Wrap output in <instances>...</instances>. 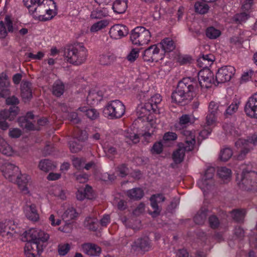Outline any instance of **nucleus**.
<instances>
[{
	"label": "nucleus",
	"mask_w": 257,
	"mask_h": 257,
	"mask_svg": "<svg viewBox=\"0 0 257 257\" xmlns=\"http://www.w3.org/2000/svg\"><path fill=\"white\" fill-rule=\"evenodd\" d=\"M84 224L87 228L93 231L96 230L98 228V221L95 218L87 217Z\"/></svg>",
	"instance_id": "nucleus-45"
},
{
	"label": "nucleus",
	"mask_w": 257,
	"mask_h": 257,
	"mask_svg": "<svg viewBox=\"0 0 257 257\" xmlns=\"http://www.w3.org/2000/svg\"><path fill=\"white\" fill-rule=\"evenodd\" d=\"M78 109L85 113L86 115L90 119H95L99 116L98 111L93 108H88L86 106L80 107Z\"/></svg>",
	"instance_id": "nucleus-43"
},
{
	"label": "nucleus",
	"mask_w": 257,
	"mask_h": 257,
	"mask_svg": "<svg viewBox=\"0 0 257 257\" xmlns=\"http://www.w3.org/2000/svg\"><path fill=\"white\" fill-rule=\"evenodd\" d=\"M108 25V22L106 20H101L94 23L90 28V31L91 33H96L106 27Z\"/></svg>",
	"instance_id": "nucleus-47"
},
{
	"label": "nucleus",
	"mask_w": 257,
	"mask_h": 257,
	"mask_svg": "<svg viewBox=\"0 0 257 257\" xmlns=\"http://www.w3.org/2000/svg\"><path fill=\"white\" fill-rule=\"evenodd\" d=\"M126 142L128 144H137L140 141L138 135L132 132V130H127L123 134Z\"/></svg>",
	"instance_id": "nucleus-37"
},
{
	"label": "nucleus",
	"mask_w": 257,
	"mask_h": 257,
	"mask_svg": "<svg viewBox=\"0 0 257 257\" xmlns=\"http://www.w3.org/2000/svg\"><path fill=\"white\" fill-rule=\"evenodd\" d=\"M127 8V0H116L113 4L112 9L115 13L122 14Z\"/></svg>",
	"instance_id": "nucleus-34"
},
{
	"label": "nucleus",
	"mask_w": 257,
	"mask_h": 257,
	"mask_svg": "<svg viewBox=\"0 0 257 257\" xmlns=\"http://www.w3.org/2000/svg\"><path fill=\"white\" fill-rule=\"evenodd\" d=\"M152 106L146 103L138 106L137 110L138 118L146 121L145 126L140 132L139 135L143 138L147 143L149 142L150 139L154 135L159 122V120L154 118L151 113Z\"/></svg>",
	"instance_id": "nucleus-1"
},
{
	"label": "nucleus",
	"mask_w": 257,
	"mask_h": 257,
	"mask_svg": "<svg viewBox=\"0 0 257 257\" xmlns=\"http://www.w3.org/2000/svg\"><path fill=\"white\" fill-rule=\"evenodd\" d=\"M199 84L202 88L211 87L213 81V74L209 69L200 70L198 75Z\"/></svg>",
	"instance_id": "nucleus-14"
},
{
	"label": "nucleus",
	"mask_w": 257,
	"mask_h": 257,
	"mask_svg": "<svg viewBox=\"0 0 257 257\" xmlns=\"http://www.w3.org/2000/svg\"><path fill=\"white\" fill-rule=\"evenodd\" d=\"M235 72V68L231 66H224L218 70L216 80L218 83H223L230 81Z\"/></svg>",
	"instance_id": "nucleus-12"
},
{
	"label": "nucleus",
	"mask_w": 257,
	"mask_h": 257,
	"mask_svg": "<svg viewBox=\"0 0 257 257\" xmlns=\"http://www.w3.org/2000/svg\"><path fill=\"white\" fill-rule=\"evenodd\" d=\"M163 151V145L161 142H158L155 143L151 150L152 154H160Z\"/></svg>",
	"instance_id": "nucleus-64"
},
{
	"label": "nucleus",
	"mask_w": 257,
	"mask_h": 257,
	"mask_svg": "<svg viewBox=\"0 0 257 257\" xmlns=\"http://www.w3.org/2000/svg\"><path fill=\"white\" fill-rule=\"evenodd\" d=\"M64 86L62 82L60 81L55 82L53 86V93L57 96H61L64 92Z\"/></svg>",
	"instance_id": "nucleus-50"
},
{
	"label": "nucleus",
	"mask_w": 257,
	"mask_h": 257,
	"mask_svg": "<svg viewBox=\"0 0 257 257\" xmlns=\"http://www.w3.org/2000/svg\"><path fill=\"white\" fill-rule=\"evenodd\" d=\"M42 251V248L39 246L36 241L28 242L26 243L24 252L27 257H35L36 254H39Z\"/></svg>",
	"instance_id": "nucleus-23"
},
{
	"label": "nucleus",
	"mask_w": 257,
	"mask_h": 257,
	"mask_svg": "<svg viewBox=\"0 0 257 257\" xmlns=\"http://www.w3.org/2000/svg\"><path fill=\"white\" fill-rule=\"evenodd\" d=\"M194 121V118L193 116L188 114L182 115L179 119V123L181 125H188Z\"/></svg>",
	"instance_id": "nucleus-56"
},
{
	"label": "nucleus",
	"mask_w": 257,
	"mask_h": 257,
	"mask_svg": "<svg viewBox=\"0 0 257 257\" xmlns=\"http://www.w3.org/2000/svg\"><path fill=\"white\" fill-rule=\"evenodd\" d=\"M81 249L84 253L91 256H99L101 252V249L99 246L91 243L83 244Z\"/></svg>",
	"instance_id": "nucleus-25"
},
{
	"label": "nucleus",
	"mask_w": 257,
	"mask_h": 257,
	"mask_svg": "<svg viewBox=\"0 0 257 257\" xmlns=\"http://www.w3.org/2000/svg\"><path fill=\"white\" fill-rule=\"evenodd\" d=\"M49 193L61 200H65L66 198L64 190L60 186L52 187L49 190Z\"/></svg>",
	"instance_id": "nucleus-38"
},
{
	"label": "nucleus",
	"mask_w": 257,
	"mask_h": 257,
	"mask_svg": "<svg viewBox=\"0 0 257 257\" xmlns=\"http://www.w3.org/2000/svg\"><path fill=\"white\" fill-rule=\"evenodd\" d=\"M214 173V168H208L205 170L204 175L198 181V186L201 189L204 194L207 193L212 188L214 185L213 178Z\"/></svg>",
	"instance_id": "nucleus-9"
},
{
	"label": "nucleus",
	"mask_w": 257,
	"mask_h": 257,
	"mask_svg": "<svg viewBox=\"0 0 257 257\" xmlns=\"http://www.w3.org/2000/svg\"><path fill=\"white\" fill-rule=\"evenodd\" d=\"M56 167L55 163L48 159L41 160L38 165L40 170L46 173L54 170Z\"/></svg>",
	"instance_id": "nucleus-33"
},
{
	"label": "nucleus",
	"mask_w": 257,
	"mask_h": 257,
	"mask_svg": "<svg viewBox=\"0 0 257 257\" xmlns=\"http://www.w3.org/2000/svg\"><path fill=\"white\" fill-rule=\"evenodd\" d=\"M1 170L5 178L12 182H15L18 175L20 174L19 167L9 162H6L2 164Z\"/></svg>",
	"instance_id": "nucleus-10"
},
{
	"label": "nucleus",
	"mask_w": 257,
	"mask_h": 257,
	"mask_svg": "<svg viewBox=\"0 0 257 257\" xmlns=\"http://www.w3.org/2000/svg\"><path fill=\"white\" fill-rule=\"evenodd\" d=\"M33 117L34 115L31 112L28 113L26 117H20L18 119L20 126L29 131L36 130L34 124L28 120V118L33 119Z\"/></svg>",
	"instance_id": "nucleus-32"
},
{
	"label": "nucleus",
	"mask_w": 257,
	"mask_h": 257,
	"mask_svg": "<svg viewBox=\"0 0 257 257\" xmlns=\"http://www.w3.org/2000/svg\"><path fill=\"white\" fill-rule=\"evenodd\" d=\"M108 14V12L106 9L101 7L95 8L91 12L90 17L92 19H101L106 17Z\"/></svg>",
	"instance_id": "nucleus-42"
},
{
	"label": "nucleus",
	"mask_w": 257,
	"mask_h": 257,
	"mask_svg": "<svg viewBox=\"0 0 257 257\" xmlns=\"http://www.w3.org/2000/svg\"><path fill=\"white\" fill-rule=\"evenodd\" d=\"M19 111L18 107L13 106L9 109H4L0 111V118L3 120L6 121L8 119L10 121L13 120L18 115Z\"/></svg>",
	"instance_id": "nucleus-27"
},
{
	"label": "nucleus",
	"mask_w": 257,
	"mask_h": 257,
	"mask_svg": "<svg viewBox=\"0 0 257 257\" xmlns=\"http://www.w3.org/2000/svg\"><path fill=\"white\" fill-rule=\"evenodd\" d=\"M24 213L25 216L31 221L37 222L40 219L36 205L34 203H27L24 207Z\"/></svg>",
	"instance_id": "nucleus-17"
},
{
	"label": "nucleus",
	"mask_w": 257,
	"mask_h": 257,
	"mask_svg": "<svg viewBox=\"0 0 257 257\" xmlns=\"http://www.w3.org/2000/svg\"><path fill=\"white\" fill-rule=\"evenodd\" d=\"M67 61L72 64L79 65L83 63L87 57V50L82 45H77L69 49L65 53Z\"/></svg>",
	"instance_id": "nucleus-8"
},
{
	"label": "nucleus",
	"mask_w": 257,
	"mask_h": 257,
	"mask_svg": "<svg viewBox=\"0 0 257 257\" xmlns=\"http://www.w3.org/2000/svg\"><path fill=\"white\" fill-rule=\"evenodd\" d=\"M126 194L130 199L136 200L142 198L144 196V192L140 188H135L127 190Z\"/></svg>",
	"instance_id": "nucleus-36"
},
{
	"label": "nucleus",
	"mask_w": 257,
	"mask_h": 257,
	"mask_svg": "<svg viewBox=\"0 0 257 257\" xmlns=\"http://www.w3.org/2000/svg\"><path fill=\"white\" fill-rule=\"evenodd\" d=\"M162 101V98L160 94H156L153 95L149 100V102L147 103L148 104L151 105L152 106V112H158L159 111L158 104L161 103Z\"/></svg>",
	"instance_id": "nucleus-41"
},
{
	"label": "nucleus",
	"mask_w": 257,
	"mask_h": 257,
	"mask_svg": "<svg viewBox=\"0 0 257 257\" xmlns=\"http://www.w3.org/2000/svg\"><path fill=\"white\" fill-rule=\"evenodd\" d=\"M21 96L25 102L29 101L32 97L31 84L28 81H23L21 85Z\"/></svg>",
	"instance_id": "nucleus-29"
},
{
	"label": "nucleus",
	"mask_w": 257,
	"mask_h": 257,
	"mask_svg": "<svg viewBox=\"0 0 257 257\" xmlns=\"http://www.w3.org/2000/svg\"><path fill=\"white\" fill-rule=\"evenodd\" d=\"M48 221L52 226H59L61 223V220L54 214H50L48 218Z\"/></svg>",
	"instance_id": "nucleus-59"
},
{
	"label": "nucleus",
	"mask_w": 257,
	"mask_h": 257,
	"mask_svg": "<svg viewBox=\"0 0 257 257\" xmlns=\"http://www.w3.org/2000/svg\"><path fill=\"white\" fill-rule=\"evenodd\" d=\"M10 81L5 73L0 74V91H5L10 93L9 89Z\"/></svg>",
	"instance_id": "nucleus-44"
},
{
	"label": "nucleus",
	"mask_w": 257,
	"mask_h": 257,
	"mask_svg": "<svg viewBox=\"0 0 257 257\" xmlns=\"http://www.w3.org/2000/svg\"><path fill=\"white\" fill-rule=\"evenodd\" d=\"M235 146L239 151L238 155L235 157L238 160H243L250 150L248 141L239 139L235 142Z\"/></svg>",
	"instance_id": "nucleus-19"
},
{
	"label": "nucleus",
	"mask_w": 257,
	"mask_h": 257,
	"mask_svg": "<svg viewBox=\"0 0 257 257\" xmlns=\"http://www.w3.org/2000/svg\"><path fill=\"white\" fill-rule=\"evenodd\" d=\"M109 33L112 38L117 40L126 36L128 33V29L123 25L117 24L110 28Z\"/></svg>",
	"instance_id": "nucleus-18"
},
{
	"label": "nucleus",
	"mask_w": 257,
	"mask_h": 257,
	"mask_svg": "<svg viewBox=\"0 0 257 257\" xmlns=\"http://www.w3.org/2000/svg\"><path fill=\"white\" fill-rule=\"evenodd\" d=\"M0 153L8 157H22L24 154L16 150L1 136H0Z\"/></svg>",
	"instance_id": "nucleus-15"
},
{
	"label": "nucleus",
	"mask_w": 257,
	"mask_h": 257,
	"mask_svg": "<svg viewBox=\"0 0 257 257\" xmlns=\"http://www.w3.org/2000/svg\"><path fill=\"white\" fill-rule=\"evenodd\" d=\"M102 97L103 94L101 92L91 91L89 92L87 97V103L89 105H93L96 102L97 103L98 101H100Z\"/></svg>",
	"instance_id": "nucleus-35"
},
{
	"label": "nucleus",
	"mask_w": 257,
	"mask_h": 257,
	"mask_svg": "<svg viewBox=\"0 0 257 257\" xmlns=\"http://www.w3.org/2000/svg\"><path fill=\"white\" fill-rule=\"evenodd\" d=\"M184 143L178 145V148L175 150L172 155V159L175 164H180L184 159L185 151H192L196 143L195 132L189 130L183 131Z\"/></svg>",
	"instance_id": "nucleus-4"
},
{
	"label": "nucleus",
	"mask_w": 257,
	"mask_h": 257,
	"mask_svg": "<svg viewBox=\"0 0 257 257\" xmlns=\"http://www.w3.org/2000/svg\"><path fill=\"white\" fill-rule=\"evenodd\" d=\"M215 60L214 56L212 54L203 55L199 57L197 61V65L203 69H208Z\"/></svg>",
	"instance_id": "nucleus-30"
},
{
	"label": "nucleus",
	"mask_w": 257,
	"mask_h": 257,
	"mask_svg": "<svg viewBox=\"0 0 257 257\" xmlns=\"http://www.w3.org/2000/svg\"><path fill=\"white\" fill-rule=\"evenodd\" d=\"M217 174L220 181L223 183H228L231 179L232 171L226 167H220L217 169Z\"/></svg>",
	"instance_id": "nucleus-28"
},
{
	"label": "nucleus",
	"mask_w": 257,
	"mask_h": 257,
	"mask_svg": "<svg viewBox=\"0 0 257 257\" xmlns=\"http://www.w3.org/2000/svg\"><path fill=\"white\" fill-rule=\"evenodd\" d=\"M14 31L12 21L9 16L5 17L4 21L0 22V39L5 38L8 32Z\"/></svg>",
	"instance_id": "nucleus-21"
},
{
	"label": "nucleus",
	"mask_w": 257,
	"mask_h": 257,
	"mask_svg": "<svg viewBox=\"0 0 257 257\" xmlns=\"http://www.w3.org/2000/svg\"><path fill=\"white\" fill-rule=\"evenodd\" d=\"M219 105L217 102L214 101H211L208 106V112L210 114L213 113L218 115L219 111Z\"/></svg>",
	"instance_id": "nucleus-62"
},
{
	"label": "nucleus",
	"mask_w": 257,
	"mask_h": 257,
	"mask_svg": "<svg viewBox=\"0 0 257 257\" xmlns=\"http://www.w3.org/2000/svg\"><path fill=\"white\" fill-rule=\"evenodd\" d=\"M241 174H237L236 180L239 187L249 190L257 187V173L252 170V165H242Z\"/></svg>",
	"instance_id": "nucleus-5"
},
{
	"label": "nucleus",
	"mask_w": 257,
	"mask_h": 257,
	"mask_svg": "<svg viewBox=\"0 0 257 257\" xmlns=\"http://www.w3.org/2000/svg\"><path fill=\"white\" fill-rule=\"evenodd\" d=\"M152 35L149 30L144 27H137L131 32L130 40L137 46H143L149 44L151 40Z\"/></svg>",
	"instance_id": "nucleus-6"
},
{
	"label": "nucleus",
	"mask_w": 257,
	"mask_h": 257,
	"mask_svg": "<svg viewBox=\"0 0 257 257\" xmlns=\"http://www.w3.org/2000/svg\"><path fill=\"white\" fill-rule=\"evenodd\" d=\"M143 59L146 61L158 62L163 58V55L159 53L158 45H153L144 51Z\"/></svg>",
	"instance_id": "nucleus-13"
},
{
	"label": "nucleus",
	"mask_w": 257,
	"mask_h": 257,
	"mask_svg": "<svg viewBox=\"0 0 257 257\" xmlns=\"http://www.w3.org/2000/svg\"><path fill=\"white\" fill-rule=\"evenodd\" d=\"M195 12L200 14L206 13L209 10L208 5L204 2H197L194 5Z\"/></svg>",
	"instance_id": "nucleus-49"
},
{
	"label": "nucleus",
	"mask_w": 257,
	"mask_h": 257,
	"mask_svg": "<svg viewBox=\"0 0 257 257\" xmlns=\"http://www.w3.org/2000/svg\"><path fill=\"white\" fill-rule=\"evenodd\" d=\"M125 107L123 103L116 99L109 101L103 109L104 115L110 119L120 118L125 112Z\"/></svg>",
	"instance_id": "nucleus-7"
},
{
	"label": "nucleus",
	"mask_w": 257,
	"mask_h": 257,
	"mask_svg": "<svg viewBox=\"0 0 257 257\" xmlns=\"http://www.w3.org/2000/svg\"><path fill=\"white\" fill-rule=\"evenodd\" d=\"M247 19V15L245 13H242L235 15L233 18V21L236 23H241L245 22Z\"/></svg>",
	"instance_id": "nucleus-61"
},
{
	"label": "nucleus",
	"mask_w": 257,
	"mask_h": 257,
	"mask_svg": "<svg viewBox=\"0 0 257 257\" xmlns=\"http://www.w3.org/2000/svg\"><path fill=\"white\" fill-rule=\"evenodd\" d=\"M76 195L77 199L79 200H83L85 198L91 199L94 197L92 188L88 185H86L84 188L78 189Z\"/></svg>",
	"instance_id": "nucleus-31"
},
{
	"label": "nucleus",
	"mask_w": 257,
	"mask_h": 257,
	"mask_svg": "<svg viewBox=\"0 0 257 257\" xmlns=\"http://www.w3.org/2000/svg\"><path fill=\"white\" fill-rule=\"evenodd\" d=\"M140 51L138 48H134L132 49L127 56V60L131 62H134L139 57Z\"/></svg>",
	"instance_id": "nucleus-57"
},
{
	"label": "nucleus",
	"mask_w": 257,
	"mask_h": 257,
	"mask_svg": "<svg viewBox=\"0 0 257 257\" xmlns=\"http://www.w3.org/2000/svg\"><path fill=\"white\" fill-rule=\"evenodd\" d=\"M72 164L76 169L81 170L83 169L85 161L83 159L76 158L73 159Z\"/></svg>",
	"instance_id": "nucleus-60"
},
{
	"label": "nucleus",
	"mask_w": 257,
	"mask_h": 257,
	"mask_svg": "<svg viewBox=\"0 0 257 257\" xmlns=\"http://www.w3.org/2000/svg\"><path fill=\"white\" fill-rule=\"evenodd\" d=\"M165 200L164 196L161 194H157L152 195L150 198L151 205L154 211L150 213L153 217H156L159 215L161 209L159 208L158 203L163 202Z\"/></svg>",
	"instance_id": "nucleus-24"
},
{
	"label": "nucleus",
	"mask_w": 257,
	"mask_h": 257,
	"mask_svg": "<svg viewBox=\"0 0 257 257\" xmlns=\"http://www.w3.org/2000/svg\"><path fill=\"white\" fill-rule=\"evenodd\" d=\"M217 114L208 113L206 117V124L211 127L215 126L217 123Z\"/></svg>",
	"instance_id": "nucleus-55"
},
{
	"label": "nucleus",
	"mask_w": 257,
	"mask_h": 257,
	"mask_svg": "<svg viewBox=\"0 0 257 257\" xmlns=\"http://www.w3.org/2000/svg\"><path fill=\"white\" fill-rule=\"evenodd\" d=\"M197 84L190 78H184L178 84L175 91L172 94V101L181 103L187 100H191L194 97Z\"/></svg>",
	"instance_id": "nucleus-2"
},
{
	"label": "nucleus",
	"mask_w": 257,
	"mask_h": 257,
	"mask_svg": "<svg viewBox=\"0 0 257 257\" xmlns=\"http://www.w3.org/2000/svg\"><path fill=\"white\" fill-rule=\"evenodd\" d=\"M224 129L234 136H237L241 134V130L232 124H227L223 126Z\"/></svg>",
	"instance_id": "nucleus-52"
},
{
	"label": "nucleus",
	"mask_w": 257,
	"mask_h": 257,
	"mask_svg": "<svg viewBox=\"0 0 257 257\" xmlns=\"http://www.w3.org/2000/svg\"><path fill=\"white\" fill-rule=\"evenodd\" d=\"M246 212L244 210H235L231 212V215L233 219L236 221H241L244 218Z\"/></svg>",
	"instance_id": "nucleus-54"
},
{
	"label": "nucleus",
	"mask_w": 257,
	"mask_h": 257,
	"mask_svg": "<svg viewBox=\"0 0 257 257\" xmlns=\"http://www.w3.org/2000/svg\"><path fill=\"white\" fill-rule=\"evenodd\" d=\"M103 149L106 155L109 158H111L116 154L115 148L108 144L104 145Z\"/></svg>",
	"instance_id": "nucleus-58"
},
{
	"label": "nucleus",
	"mask_w": 257,
	"mask_h": 257,
	"mask_svg": "<svg viewBox=\"0 0 257 257\" xmlns=\"http://www.w3.org/2000/svg\"><path fill=\"white\" fill-rule=\"evenodd\" d=\"M76 211L74 208L70 206H67L66 209L62 215L63 219L68 221L74 219L76 217Z\"/></svg>",
	"instance_id": "nucleus-48"
},
{
	"label": "nucleus",
	"mask_w": 257,
	"mask_h": 257,
	"mask_svg": "<svg viewBox=\"0 0 257 257\" xmlns=\"http://www.w3.org/2000/svg\"><path fill=\"white\" fill-rule=\"evenodd\" d=\"M232 155L233 152L231 149L229 148H225L221 150L219 158L221 161L226 162L232 157Z\"/></svg>",
	"instance_id": "nucleus-51"
},
{
	"label": "nucleus",
	"mask_w": 257,
	"mask_h": 257,
	"mask_svg": "<svg viewBox=\"0 0 257 257\" xmlns=\"http://www.w3.org/2000/svg\"><path fill=\"white\" fill-rule=\"evenodd\" d=\"M151 247V240L147 236L138 238L132 245V250L133 251L141 253L149 251Z\"/></svg>",
	"instance_id": "nucleus-11"
},
{
	"label": "nucleus",
	"mask_w": 257,
	"mask_h": 257,
	"mask_svg": "<svg viewBox=\"0 0 257 257\" xmlns=\"http://www.w3.org/2000/svg\"><path fill=\"white\" fill-rule=\"evenodd\" d=\"M9 223L8 221H0V236H4L6 232H8Z\"/></svg>",
	"instance_id": "nucleus-63"
},
{
	"label": "nucleus",
	"mask_w": 257,
	"mask_h": 257,
	"mask_svg": "<svg viewBox=\"0 0 257 257\" xmlns=\"http://www.w3.org/2000/svg\"><path fill=\"white\" fill-rule=\"evenodd\" d=\"M207 209L205 208H201L194 217V222L198 224H201L204 222L207 216Z\"/></svg>",
	"instance_id": "nucleus-46"
},
{
	"label": "nucleus",
	"mask_w": 257,
	"mask_h": 257,
	"mask_svg": "<svg viewBox=\"0 0 257 257\" xmlns=\"http://www.w3.org/2000/svg\"><path fill=\"white\" fill-rule=\"evenodd\" d=\"M29 234L33 241L38 243L39 241L42 242L46 241L49 238V235L44 231L38 229L33 228L30 230Z\"/></svg>",
	"instance_id": "nucleus-26"
},
{
	"label": "nucleus",
	"mask_w": 257,
	"mask_h": 257,
	"mask_svg": "<svg viewBox=\"0 0 257 257\" xmlns=\"http://www.w3.org/2000/svg\"><path fill=\"white\" fill-rule=\"evenodd\" d=\"M115 60V57L110 53L102 54L99 56V61L101 65H108L112 64Z\"/></svg>",
	"instance_id": "nucleus-40"
},
{
	"label": "nucleus",
	"mask_w": 257,
	"mask_h": 257,
	"mask_svg": "<svg viewBox=\"0 0 257 257\" xmlns=\"http://www.w3.org/2000/svg\"><path fill=\"white\" fill-rule=\"evenodd\" d=\"M159 45L165 52L172 51L175 47L174 42L169 38L163 39Z\"/></svg>",
	"instance_id": "nucleus-39"
},
{
	"label": "nucleus",
	"mask_w": 257,
	"mask_h": 257,
	"mask_svg": "<svg viewBox=\"0 0 257 257\" xmlns=\"http://www.w3.org/2000/svg\"><path fill=\"white\" fill-rule=\"evenodd\" d=\"M220 31L214 27H209L206 31V35L207 37L211 39L217 38L220 35Z\"/></svg>",
	"instance_id": "nucleus-53"
},
{
	"label": "nucleus",
	"mask_w": 257,
	"mask_h": 257,
	"mask_svg": "<svg viewBox=\"0 0 257 257\" xmlns=\"http://www.w3.org/2000/svg\"><path fill=\"white\" fill-rule=\"evenodd\" d=\"M37 4L30 13L35 19L46 21L56 15V6L53 0H38Z\"/></svg>",
	"instance_id": "nucleus-3"
},
{
	"label": "nucleus",
	"mask_w": 257,
	"mask_h": 257,
	"mask_svg": "<svg viewBox=\"0 0 257 257\" xmlns=\"http://www.w3.org/2000/svg\"><path fill=\"white\" fill-rule=\"evenodd\" d=\"M244 111L248 116L257 118V93L249 97L245 105Z\"/></svg>",
	"instance_id": "nucleus-16"
},
{
	"label": "nucleus",
	"mask_w": 257,
	"mask_h": 257,
	"mask_svg": "<svg viewBox=\"0 0 257 257\" xmlns=\"http://www.w3.org/2000/svg\"><path fill=\"white\" fill-rule=\"evenodd\" d=\"M87 138L85 132H81L80 136L77 137L69 142L70 150L72 153L80 151L82 148L83 142Z\"/></svg>",
	"instance_id": "nucleus-22"
},
{
	"label": "nucleus",
	"mask_w": 257,
	"mask_h": 257,
	"mask_svg": "<svg viewBox=\"0 0 257 257\" xmlns=\"http://www.w3.org/2000/svg\"><path fill=\"white\" fill-rule=\"evenodd\" d=\"M31 177L26 174L18 175L17 180L14 183H16L19 189L24 194H29V190L28 185H30Z\"/></svg>",
	"instance_id": "nucleus-20"
}]
</instances>
